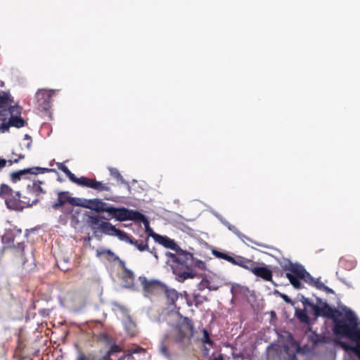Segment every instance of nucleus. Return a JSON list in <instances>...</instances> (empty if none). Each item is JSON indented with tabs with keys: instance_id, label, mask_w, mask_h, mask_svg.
Returning a JSON list of instances; mask_svg holds the SVG:
<instances>
[{
	"instance_id": "nucleus-13",
	"label": "nucleus",
	"mask_w": 360,
	"mask_h": 360,
	"mask_svg": "<svg viewBox=\"0 0 360 360\" xmlns=\"http://www.w3.org/2000/svg\"><path fill=\"white\" fill-rule=\"evenodd\" d=\"M149 236L153 238L155 243L164 248H179L175 241L166 236H162L158 233L153 232L150 229Z\"/></svg>"
},
{
	"instance_id": "nucleus-44",
	"label": "nucleus",
	"mask_w": 360,
	"mask_h": 360,
	"mask_svg": "<svg viewBox=\"0 0 360 360\" xmlns=\"http://www.w3.org/2000/svg\"><path fill=\"white\" fill-rule=\"evenodd\" d=\"M7 162L8 161H6L5 159L0 158V169L4 167Z\"/></svg>"
},
{
	"instance_id": "nucleus-5",
	"label": "nucleus",
	"mask_w": 360,
	"mask_h": 360,
	"mask_svg": "<svg viewBox=\"0 0 360 360\" xmlns=\"http://www.w3.org/2000/svg\"><path fill=\"white\" fill-rule=\"evenodd\" d=\"M104 219L107 218L102 217L97 214L89 215L88 217L89 225L94 230L100 231L101 232L116 236L121 241H124L128 244L134 245L136 248H148L147 245H138L136 241L134 240L124 231L116 229V227L112 224L105 221Z\"/></svg>"
},
{
	"instance_id": "nucleus-23",
	"label": "nucleus",
	"mask_w": 360,
	"mask_h": 360,
	"mask_svg": "<svg viewBox=\"0 0 360 360\" xmlns=\"http://www.w3.org/2000/svg\"><path fill=\"white\" fill-rule=\"evenodd\" d=\"M91 181L92 179H88L87 177L85 176H81L79 178H77L75 175H74V177L71 179L72 182L75 183L79 186L87 188L91 187Z\"/></svg>"
},
{
	"instance_id": "nucleus-28",
	"label": "nucleus",
	"mask_w": 360,
	"mask_h": 360,
	"mask_svg": "<svg viewBox=\"0 0 360 360\" xmlns=\"http://www.w3.org/2000/svg\"><path fill=\"white\" fill-rule=\"evenodd\" d=\"M31 174H44L46 172H51L55 171L54 169H49L40 167H34L30 168Z\"/></svg>"
},
{
	"instance_id": "nucleus-9",
	"label": "nucleus",
	"mask_w": 360,
	"mask_h": 360,
	"mask_svg": "<svg viewBox=\"0 0 360 360\" xmlns=\"http://www.w3.org/2000/svg\"><path fill=\"white\" fill-rule=\"evenodd\" d=\"M114 310L119 319H121L126 333L130 336L136 333V326L129 315V310L121 304H116Z\"/></svg>"
},
{
	"instance_id": "nucleus-33",
	"label": "nucleus",
	"mask_w": 360,
	"mask_h": 360,
	"mask_svg": "<svg viewBox=\"0 0 360 360\" xmlns=\"http://www.w3.org/2000/svg\"><path fill=\"white\" fill-rule=\"evenodd\" d=\"M68 202H69L72 205L81 206V207H82V205H85V202L84 201V199L70 197V196H69V198H68Z\"/></svg>"
},
{
	"instance_id": "nucleus-43",
	"label": "nucleus",
	"mask_w": 360,
	"mask_h": 360,
	"mask_svg": "<svg viewBox=\"0 0 360 360\" xmlns=\"http://www.w3.org/2000/svg\"><path fill=\"white\" fill-rule=\"evenodd\" d=\"M338 279L342 283H343L345 285H346L348 288H353V285H352V283L347 281L345 278L338 277Z\"/></svg>"
},
{
	"instance_id": "nucleus-55",
	"label": "nucleus",
	"mask_w": 360,
	"mask_h": 360,
	"mask_svg": "<svg viewBox=\"0 0 360 360\" xmlns=\"http://www.w3.org/2000/svg\"><path fill=\"white\" fill-rule=\"evenodd\" d=\"M255 244H256L257 245H259V246H260V245H261L259 243H255Z\"/></svg>"
},
{
	"instance_id": "nucleus-10",
	"label": "nucleus",
	"mask_w": 360,
	"mask_h": 360,
	"mask_svg": "<svg viewBox=\"0 0 360 360\" xmlns=\"http://www.w3.org/2000/svg\"><path fill=\"white\" fill-rule=\"evenodd\" d=\"M54 90H49L46 91L44 89H39L36 94V105L38 108L41 110H49L51 108V101L53 96Z\"/></svg>"
},
{
	"instance_id": "nucleus-14",
	"label": "nucleus",
	"mask_w": 360,
	"mask_h": 360,
	"mask_svg": "<svg viewBox=\"0 0 360 360\" xmlns=\"http://www.w3.org/2000/svg\"><path fill=\"white\" fill-rule=\"evenodd\" d=\"M43 182L39 180H33L27 185V194L34 196V199L38 198L41 194L46 193V191L42 188Z\"/></svg>"
},
{
	"instance_id": "nucleus-4",
	"label": "nucleus",
	"mask_w": 360,
	"mask_h": 360,
	"mask_svg": "<svg viewBox=\"0 0 360 360\" xmlns=\"http://www.w3.org/2000/svg\"><path fill=\"white\" fill-rule=\"evenodd\" d=\"M286 269L290 272H287L285 276L295 289L300 290L304 288V285L300 281V280H302L310 286L319 290L335 294V291L332 288L326 286L321 281V277L314 278L302 265L290 262L288 266H286Z\"/></svg>"
},
{
	"instance_id": "nucleus-3",
	"label": "nucleus",
	"mask_w": 360,
	"mask_h": 360,
	"mask_svg": "<svg viewBox=\"0 0 360 360\" xmlns=\"http://www.w3.org/2000/svg\"><path fill=\"white\" fill-rule=\"evenodd\" d=\"M193 326L191 321L187 317H180V321L160 340L158 347L160 355L167 360H176L179 353L170 348L169 339L177 345L180 349H185L191 344V338L189 331L192 330Z\"/></svg>"
},
{
	"instance_id": "nucleus-35",
	"label": "nucleus",
	"mask_w": 360,
	"mask_h": 360,
	"mask_svg": "<svg viewBox=\"0 0 360 360\" xmlns=\"http://www.w3.org/2000/svg\"><path fill=\"white\" fill-rule=\"evenodd\" d=\"M205 300H206V298L204 296H201L200 295L198 294H195L193 295V302L195 307H198Z\"/></svg>"
},
{
	"instance_id": "nucleus-38",
	"label": "nucleus",
	"mask_w": 360,
	"mask_h": 360,
	"mask_svg": "<svg viewBox=\"0 0 360 360\" xmlns=\"http://www.w3.org/2000/svg\"><path fill=\"white\" fill-rule=\"evenodd\" d=\"M210 282L207 279H202L198 285V288L200 290H204L208 288Z\"/></svg>"
},
{
	"instance_id": "nucleus-46",
	"label": "nucleus",
	"mask_w": 360,
	"mask_h": 360,
	"mask_svg": "<svg viewBox=\"0 0 360 360\" xmlns=\"http://www.w3.org/2000/svg\"><path fill=\"white\" fill-rule=\"evenodd\" d=\"M121 183L122 184H124L129 191H130L131 187L129 186V184L125 179H124V182H121Z\"/></svg>"
},
{
	"instance_id": "nucleus-27",
	"label": "nucleus",
	"mask_w": 360,
	"mask_h": 360,
	"mask_svg": "<svg viewBox=\"0 0 360 360\" xmlns=\"http://www.w3.org/2000/svg\"><path fill=\"white\" fill-rule=\"evenodd\" d=\"M7 115L8 113L6 109L0 111V131L2 133L6 131V120H7Z\"/></svg>"
},
{
	"instance_id": "nucleus-32",
	"label": "nucleus",
	"mask_w": 360,
	"mask_h": 360,
	"mask_svg": "<svg viewBox=\"0 0 360 360\" xmlns=\"http://www.w3.org/2000/svg\"><path fill=\"white\" fill-rule=\"evenodd\" d=\"M109 172L110 175L117 179L118 181H120V182H124V179L121 175L117 169L114 167H110Z\"/></svg>"
},
{
	"instance_id": "nucleus-19",
	"label": "nucleus",
	"mask_w": 360,
	"mask_h": 360,
	"mask_svg": "<svg viewBox=\"0 0 360 360\" xmlns=\"http://www.w3.org/2000/svg\"><path fill=\"white\" fill-rule=\"evenodd\" d=\"M27 174H31L30 168H26L24 169H20V170L12 172L10 174L11 181L13 183H16L22 179H25V176Z\"/></svg>"
},
{
	"instance_id": "nucleus-37",
	"label": "nucleus",
	"mask_w": 360,
	"mask_h": 360,
	"mask_svg": "<svg viewBox=\"0 0 360 360\" xmlns=\"http://www.w3.org/2000/svg\"><path fill=\"white\" fill-rule=\"evenodd\" d=\"M28 250V257H26L25 259H22V265H25V264L28 262H31L32 263L34 262L33 255L34 252L32 249H27Z\"/></svg>"
},
{
	"instance_id": "nucleus-26",
	"label": "nucleus",
	"mask_w": 360,
	"mask_h": 360,
	"mask_svg": "<svg viewBox=\"0 0 360 360\" xmlns=\"http://www.w3.org/2000/svg\"><path fill=\"white\" fill-rule=\"evenodd\" d=\"M212 254L217 258L225 259L231 263L233 255H229L226 252H223L217 249H211Z\"/></svg>"
},
{
	"instance_id": "nucleus-53",
	"label": "nucleus",
	"mask_w": 360,
	"mask_h": 360,
	"mask_svg": "<svg viewBox=\"0 0 360 360\" xmlns=\"http://www.w3.org/2000/svg\"><path fill=\"white\" fill-rule=\"evenodd\" d=\"M300 350H301V348H300V347H299V346H298V347H297V352H300Z\"/></svg>"
},
{
	"instance_id": "nucleus-39",
	"label": "nucleus",
	"mask_w": 360,
	"mask_h": 360,
	"mask_svg": "<svg viewBox=\"0 0 360 360\" xmlns=\"http://www.w3.org/2000/svg\"><path fill=\"white\" fill-rule=\"evenodd\" d=\"M64 205L65 203L59 198H57L56 202L52 205V208L54 210H57Z\"/></svg>"
},
{
	"instance_id": "nucleus-6",
	"label": "nucleus",
	"mask_w": 360,
	"mask_h": 360,
	"mask_svg": "<svg viewBox=\"0 0 360 360\" xmlns=\"http://www.w3.org/2000/svg\"><path fill=\"white\" fill-rule=\"evenodd\" d=\"M0 196L4 199L6 205L8 209L21 211L25 207H29L39 202V199H33L30 202V200H27L26 196H23L20 199V191H14L10 186L6 184H2L0 187Z\"/></svg>"
},
{
	"instance_id": "nucleus-52",
	"label": "nucleus",
	"mask_w": 360,
	"mask_h": 360,
	"mask_svg": "<svg viewBox=\"0 0 360 360\" xmlns=\"http://www.w3.org/2000/svg\"><path fill=\"white\" fill-rule=\"evenodd\" d=\"M24 158H25L24 155H20L18 159L21 160V159H23Z\"/></svg>"
},
{
	"instance_id": "nucleus-48",
	"label": "nucleus",
	"mask_w": 360,
	"mask_h": 360,
	"mask_svg": "<svg viewBox=\"0 0 360 360\" xmlns=\"http://www.w3.org/2000/svg\"><path fill=\"white\" fill-rule=\"evenodd\" d=\"M290 360H297V356L295 353L290 355Z\"/></svg>"
},
{
	"instance_id": "nucleus-49",
	"label": "nucleus",
	"mask_w": 360,
	"mask_h": 360,
	"mask_svg": "<svg viewBox=\"0 0 360 360\" xmlns=\"http://www.w3.org/2000/svg\"><path fill=\"white\" fill-rule=\"evenodd\" d=\"M18 250H19V253H20V255L21 256H23L24 255H25V254H26V252H25V249L22 248V249H18Z\"/></svg>"
},
{
	"instance_id": "nucleus-12",
	"label": "nucleus",
	"mask_w": 360,
	"mask_h": 360,
	"mask_svg": "<svg viewBox=\"0 0 360 360\" xmlns=\"http://www.w3.org/2000/svg\"><path fill=\"white\" fill-rule=\"evenodd\" d=\"M84 201L85 202V205H82L83 207H86L98 212H106L108 213L111 206L98 198L89 200L84 199Z\"/></svg>"
},
{
	"instance_id": "nucleus-40",
	"label": "nucleus",
	"mask_w": 360,
	"mask_h": 360,
	"mask_svg": "<svg viewBox=\"0 0 360 360\" xmlns=\"http://www.w3.org/2000/svg\"><path fill=\"white\" fill-rule=\"evenodd\" d=\"M281 297L283 298V300L288 304H293L294 302L285 294H281Z\"/></svg>"
},
{
	"instance_id": "nucleus-24",
	"label": "nucleus",
	"mask_w": 360,
	"mask_h": 360,
	"mask_svg": "<svg viewBox=\"0 0 360 360\" xmlns=\"http://www.w3.org/2000/svg\"><path fill=\"white\" fill-rule=\"evenodd\" d=\"M216 217L221 221V223L225 225L230 231L237 235L239 238H240L243 240V238L248 239L245 236L241 234L238 230L233 225L229 224L227 221L224 219L221 216L218 214H215Z\"/></svg>"
},
{
	"instance_id": "nucleus-54",
	"label": "nucleus",
	"mask_w": 360,
	"mask_h": 360,
	"mask_svg": "<svg viewBox=\"0 0 360 360\" xmlns=\"http://www.w3.org/2000/svg\"><path fill=\"white\" fill-rule=\"evenodd\" d=\"M140 251H143V250H145L146 249H143V248H141V249H139Z\"/></svg>"
},
{
	"instance_id": "nucleus-41",
	"label": "nucleus",
	"mask_w": 360,
	"mask_h": 360,
	"mask_svg": "<svg viewBox=\"0 0 360 360\" xmlns=\"http://www.w3.org/2000/svg\"><path fill=\"white\" fill-rule=\"evenodd\" d=\"M232 357L234 360H239V359H242L243 357V354L241 352L236 353L232 352Z\"/></svg>"
},
{
	"instance_id": "nucleus-16",
	"label": "nucleus",
	"mask_w": 360,
	"mask_h": 360,
	"mask_svg": "<svg viewBox=\"0 0 360 360\" xmlns=\"http://www.w3.org/2000/svg\"><path fill=\"white\" fill-rule=\"evenodd\" d=\"M255 276L260 277L265 281H271L272 279V272L266 266H257L255 262L250 270Z\"/></svg>"
},
{
	"instance_id": "nucleus-45",
	"label": "nucleus",
	"mask_w": 360,
	"mask_h": 360,
	"mask_svg": "<svg viewBox=\"0 0 360 360\" xmlns=\"http://www.w3.org/2000/svg\"><path fill=\"white\" fill-rule=\"evenodd\" d=\"M19 159L18 158H15V160H8V162L9 164V165H12L13 163H18L19 162Z\"/></svg>"
},
{
	"instance_id": "nucleus-20",
	"label": "nucleus",
	"mask_w": 360,
	"mask_h": 360,
	"mask_svg": "<svg viewBox=\"0 0 360 360\" xmlns=\"http://www.w3.org/2000/svg\"><path fill=\"white\" fill-rule=\"evenodd\" d=\"M91 188L96 190L98 191H110V187L109 184L103 183V181H96L93 179L91 182Z\"/></svg>"
},
{
	"instance_id": "nucleus-31",
	"label": "nucleus",
	"mask_w": 360,
	"mask_h": 360,
	"mask_svg": "<svg viewBox=\"0 0 360 360\" xmlns=\"http://www.w3.org/2000/svg\"><path fill=\"white\" fill-rule=\"evenodd\" d=\"M10 94L5 91L0 92V107L3 108L8 105Z\"/></svg>"
},
{
	"instance_id": "nucleus-51",
	"label": "nucleus",
	"mask_w": 360,
	"mask_h": 360,
	"mask_svg": "<svg viewBox=\"0 0 360 360\" xmlns=\"http://www.w3.org/2000/svg\"><path fill=\"white\" fill-rule=\"evenodd\" d=\"M66 210H67L68 212H72V207H70L67 208Z\"/></svg>"
},
{
	"instance_id": "nucleus-17",
	"label": "nucleus",
	"mask_w": 360,
	"mask_h": 360,
	"mask_svg": "<svg viewBox=\"0 0 360 360\" xmlns=\"http://www.w3.org/2000/svg\"><path fill=\"white\" fill-rule=\"evenodd\" d=\"M25 120L19 115L14 117H8L6 120V124L7 126L6 131L10 127H15L16 128H21L25 126Z\"/></svg>"
},
{
	"instance_id": "nucleus-25",
	"label": "nucleus",
	"mask_w": 360,
	"mask_h": 360,
	"mask_svg": "<svg viewBox=\"0 0 360 360\" xmlns=\"http://www.w3.org/2000/svg\"><path fill=\"white\" fill-rule=\"evenodd\" d=\"M340 263L342 266L347 271H351L356 266V261L353 259H347L345 258H341Z\"/></svg>"
},
{
	"instance_id": "nucleus-21",
	"label": "nucleus",
	"mask_w": 360,
	"mask_h": 360,
	"mask_svg": "<svg viewBox=\"0 0 360 360\" xmlns=\"http://www.w3.org/2000/svg\"><path fill=\"white\" fill-rule=\"evenodd\" d=\"M307 310L305 309H295V316L300 320L301 323L305 324H310L311 319L307 314Z\"/></svg>"
},
{
	"instance_id": "nucleus-11",
	"label": "nucleus",
	"mask_w": 360,
	"mask_h": 360,
	"mask_svg": "<svg viewBox=\"0 0 360 360\" xmlns=\"http://www.w3.org/2000/svg\"><path fill=\"white\" fill-rule=\"evenodd\" d=\"M139 280L143 285L145 296H148L150 293H159L165 288V285L157 280L148 281L146 277H139Z\"/></svg>"
},
{
	"instance_id": "nucleus-47",
	"label": "nucleus",
	"mask_w": 360,
	"mask_h": 360,
	"mask_svg": "<svg viewBox=\"0 0 360 360\" xmlns=\"http://www.w3.org/2000/svg\"><path fill=\"white\" fill-rule=\"evenodd\" d=\"M210 348L207 347V346L204 347V355L207 356L209 354Z\"/></svg>"
},
{
	"instance_id": "nucleus-50",
	"label": "nucleus",
	"mask_w": 360,
	"mask_h": 360,
	"mask_svg": "<svg viewBox=\"0 0 360 360\" xmlns=\"http://www.w3.org/2000/svg\"><path fill=\"white\" fill-rule=\"evenodd\" d=\"M155 250V249H153V250L150 252V253L153 254L155 256V257L158 258V256H157Z\"/></svg>"
},
{
	"instance_id": "nucleus-42",
	"label": "nucleus",
	"mask_w": 360,
	"mask_h": 360,
	"mask_svg": "<svg viewBox=\"0 0 360 360\" xmlns=\"http://www.w3.org/2000/svg\"><path fill=\"white\" fill-rule=\"evenodd\" d=\"M24 139L29 141V142L26 145V148L28 150L30 149L31 145H32L31 136L30 135H28V134H25V136H24Z\"/></svg>"
},
{
	"instance_id": "nucleus-15",
	"label": "nucleus",
	"mask_w": 360,
	"mask_h": 360,
	"mask_svg": "<svg viewBox=\"0 0 360 360\" xmlns=\"http://www.w3.org/2000/svg\"><path fill=\"white\" fill-rule=\"evenodd\" d=\"M231 263L232 264L239 266L245 269L250 271L251 269H252V266L255 262L252 260L242 256L233 255Z\"/></svg>"
},
{
	"instance_id": "nucleus-8",
	"label": "nucleus",
	"mask_w": 360,
	"mask_h": 360,
	"mask_svg": "<svg viewBox=\"0 0 360 360\" xmlns=\"http://www.w3.org/2000/svg\"><path fill=\"white\" fill-rule=\"evenodd\" d=\"M102 255H107L110 257V259L112 261H119L122 266L124 269V273L122 277V285L124 288H133L134 287V274L131 271L127 269L125 267V262L120 259L117 255H115L110 249H101V250H97L96 255L98 257Z\"/></svg>"
},
{
	"instance_id": "nucleus-1",
	"label": "nucleus",
	"mask_w": 360,
	"mask_h": 360,
	"mask_svg": "<svg viewBox=\"0 0 360 360\" xmlns=\"http://www.w3.org/2000/svg\"><path fill=\"white\" fill-rule=\"evenodd\" d=\"M316 300L319 308L316 309L315 317L333 319L334 333L356 343L355 345L342 343L344 350L349 355H355L360 359V321L355 313L346 306L340 307V309H333L320 297H317Z\"/></svg>"
},
{
	"instance_id": "nucleus-18",
	"label": "nucleus",
	"mask_w": 360,
	"mask_h": 360,
	"mask_svg": "<svg viewBox=\"0 0 360 360\" xmlns=\"http://www.w3.org/2000/svg\"><path fill=\"white\" fill-rule=\"evenodd\" d=\"M299 300L302 303L304 309L308 310V309H311L312 314L315 316L316 309L319 308V304L316 302V304L311 302L309 298L305 297L304 295L298 296Z\"/></svg>"
},
{
	"instance_id": "nucleus-7",
	"label": "nucleus",
	"mask_w": 360,
	"mask_h": 360,
	"mask_svg": "<svg viewBox=\"0 0 360 360\" xmlns=\"http://www.w3.org/2000/svg\"><path fill=\"white\" fill-rule=\"evenodd\" d=\"M110 218H115L117 221H124L132 220L143 222L146 229L149 227V221L147 217L136 210H129L125 207H114L110 206L109 212Z\"/></svg>"
},
{
	"instance_id": "nucleus-36",
	"label": "nucleus",
	"mask_w": 360,
	"mask_h": 360,
	"mask_svg": "<svg viewBox=\"0 0 360 360\" xmlns=\"http://www.w3.org/2000/svg\"><path fill=\"white\" fill-rule=\"evenodd\" d=\"M58 198H59L65 204L68 202V191H56Z\"/></svg>"
},
{
	"instance_id": "nucleus-2",
	"label": "nucleus",
	"mask_w": 360,
	"mask_h": 360,
	"mask_svg": "<svg viewBox=\"0 0 360 360\" xmlns=\"http://www.w3.org/2000/svg\"><path fill=\"white\" fill-rule=\"evenodd\" d=\"M172 252H165L167 264L171 267L175 279L184 282L188 278L198 276L197 269L205 270L206 264L201 259L184 249H171Z\"/></svg>"
},
{
	"instance_id": "nucleus-34",
	"label": "nucleus",
	"mask_w": 360,
	"mask_h": 360,
	"mask_svg": "<svg viewBox=\"0 0 360 360\" xmlns=\"http://www.w3.org/2000/svg\"><path fill=\"white\" fill-rule=\"evenodd\" d=\"M202 341L203 344L209 345L210 347H212L213 345V342L210 339L209 333L207 330H205V329L203 330V337H202Z\"/></svg>"
},
{
	"instance_id": "nucleus-30",
	"label": "nucleus",
	"mask_w": 360,
	"mask_h": 360,
	"mask_svg": "<svg viewBox=\"0 0 360 360\" xmlns=\"http://www.w3.org/2000/svg\"><path fill=\"white\" fill-rule=\"evenodd\" d=\"M8 117L19 116L20 115V108L18 105H11L8 110H6Z\"/></svg>"
},
{
	"instance_id": "nucleus-29",
	"label": "nucleus",
	"mask_w": 360,
	"mask_h": 360,
	"mask_svg": "<svg viewBox=\"0 0 360 360\" xmlns=\"http://www.w3.org/2000/svg\"><path fill=\"white\" fill-rule=\"evenodd\" d=\"M57 167L58 169L63 172L66 176L69 178V179L71 181V179L74 177V174L71 172V171L66 167L63 163L62 162H58L56 164Z\"/></svg>"
},
{
	"instance_id": "nucleus-22",
	"label": "nucleus",
	"mask_w": 360,
	"mask_h": 360,
	"mask_svg": "<svg viewBox=\"0 0 360 360\" xmlns=\"http://www.w3.org/2000/svg\"><path fill=\"white\" fill-rule=\"evenodd\" d=\"M162 292L166 294V296L171 304H174V302L179 298V294L177 291L174 289L169 288L166 285L165 288H162Z\"/></svg>"
}]
</instances>
